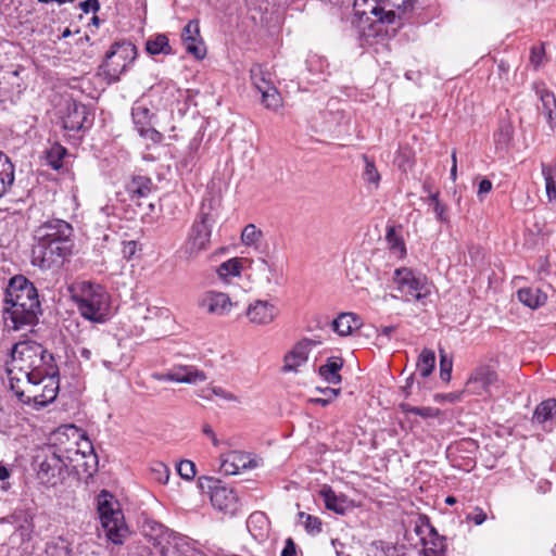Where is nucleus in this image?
<instances>
[{"label":"nucleus","instance_id":"f257e3e1","mask_svg":"<svg viewBox=\"0 0 556 556\" xmlns=\"http://www.w3.org/2000/svg\"><path fill=\"white\" fill-rule=\"evenodd\" d=\"M41 314L38 291L27 278L17 275L10 279L5 289L3 320L12 330L37 324Z\"/></svg>","mask_w":556,"mask_h":556},{"label":"nucleus","instance_id":"a18cd8bd","mask_svg":"<svg viewBox=\"0 0 556 556\" xmlns=\"http://www.w3.org/2000/svg\"><path fill=\"white\" fill-rule=\"evenodd\" d=\"M261 93L262 102L267 109L277 110L281 105V97L274 85Z\"/></svg>","mask_w":556,"mask_h":556},{"label":"nucleus","instance_id":"a211bd4d","mask_svg":"<svg viewBox=\"0 0 556 556\" xmlns=\"http://www.w3.org/2000/svg\"><path fill=\"white\" fill-rule=\"evenodd\" d=\"M279 315V308L270 301L256 300L247 308V317L252 324L265 326L273 323Z\"/></svg>","mask_w":556,"mask_h":556},{"label":"nucleus","instance_id":"2f4dec72","mask_svg":"<svg viewBox=\"0 0 556 556\" xmlns=\"http://www.w3.org/2000/svg\"><path fill=\"white\" fill-rule=\"evenodd\" d=\"M243 258L232 257L224 263H222L216 268V274L220 280L224 282H228V280L232 277H238L241 274L243 268Z\"/></svg>","mask_w":556,"mask_h":556},{"label":"nucleus","instance_id":"e2e57ef3","mask_svg":"<svg viewBox=\"0 0 556 556\" xmlns=\"http://www.w3.org/2000/svg\"><path fill=\"white\" fill-rule=\"evenodd\" d=\"M281 556H296V545L291 538L285 541V547L281 552Z\"/></svg>","mask_w":556,"mask_h":556},{"label":"nucleus","instance_id":"13d9d810","mask_svg":"<svg viewBox=\"0 0 556 556\" xmlns=\"http://www.w3.org/2000/svg\"><path fill=\"white\" fill-rule=\"evenodd\" d=\"M544 55H545V50H544L543 46L533 47L531 49V53H530L531 65H533L534 68H538L539 66H541L543 63Z\"/></svg>","mask_w":556,"mask_h":556},{"label":"nucleus","instance_id":"8fccbe9b","mask_svg":"<svg viewBox=\"0 0 556 556\" xmlns=\"http://www.w3.org/2000/svg\"><path fill=\"white\" fill-rule=\"evenodd\" d=\"M152 479L155 481L166 484L169 480V469L163 463H155L151 466Z\"/></svg>","mask_w":556,"mask_h":556},{"label":"nucleus","instance_id":"b1692460","mask_svg":"<svg viewBox=\"0 0 556 556\" xmlns=\"http://www.w3.org/2000/svg\"><path fill=\"white\" fill-rule=\"evenodd\" d=\"M199 24L197 21H190L182 30V40L186 45V50L193 54L197 59H202L205 54L201 43H197L199 37Z\"/></svg>","mask_w":556,"mask_h":556},{"label":"nucleus","instance_id":"a878e982","mask_svg":"<svg viewBox=\"0 0 556 556\" xmlns=\"http://www.w3.org/2000/svg\"><path fill=\"white\" fill-rule=\"evenodd\" d=\"M256 466V460L240 452L230 453L223 463L224 470L229 475H237L240 469L255 468Z\"/></svg>","mask_w":556,"mask_h":556},{"label":"nucleus","instance_id":"c756f323","mask_svg":"<svg viewBox=\"0 0 556 556\" xmlns=\"http://www.w3.org/2000/svg\"><path fill=\"white\" fill-rule=\"evenodd\" d=\"M153 189L152 180L147 176H135L127 185L131 199L148 197Z\"/></svg>","mask_w":556,"mask_h":556},{"label":"nucleus","instance_id":"39448f33","mask_svg":"<svg viewBox=\"0 0 556 556\" xmlns=\"http://www.w3.org/2000/svg\"><path fill=\"white\" fill-rule=\"evenodd\" d=\"M59 382V374H45L37 378L29 377L24 381L10 382V389L22 403L40 408L56 399L60 389Z\"/></svg>","mask_w":556,"mask_h":556},{"label":"nucleus","instance_id":"603ef678","mask_svg":"<svg viewBox=\"0 0 556 556\" xmlns=\"http://www.w3.org/2000/svg\"><path fill=\"white\" fill-rule=\"evenodd\" d=\"M363 159L365 162L364 179L369 184L378 185L380 175L375 166V163L366 155H364Z\"/></svg>","mask_w":556,"mask_h":556},{"label":"nucleus","instance_id":"c85d7f7f","mask_svg":"<svg viewBox=\"0 0 556 556\" xmlns=\"http://www.w3.org/2000/svg\"><path fill=\"white\" fill-rule=\"evenodd\" d=\"M422 553L424 556H446V538L431 527L430 539L425 541Z\"/></svg>","mask_w":556,"mask_h":556},{"label":"nucleus","instance_id":"5fc2aeb1","mask_svg":"<svg viewBox=\"0 0 556 556\" xmlns=\"http://www.w3.org/2000/svg\"><path fill=\"white\" fill-rule=\"evenodd\" d=\"M306 65L307 70L315 74H323L328 67L327 61L319 55L309 56L306 61Z\"/></svg>","mask_w":556,"mask_h":556},{"label":"nucleus","instance_id":"aec40b11","mask_svg":"<svg viewBox=\"0 0 556 556\" xmlns=\"http://www.w3.org/2000/svg\"><path fill=\"white\" fill-rule=\"evenodd\" d=\"M247 528L251 535L260 543L265 542L269 538L270 521L263 511L252 513L247 520Z\"/></svg>","mask_w":556,"mask_h":556},{"label":"nucleus","instance_id":"338daca9","mask_svg":"<svg viewBox=\"0 0 556 556\" xmlns=\"http://www.w3.org/2000/svg\"><path fill=\"white\" fill-rule=\"evenodd\" d=\"M203 433L206 434L207 437L211 438L212 440V443L217 446L218 445V440L215 435V432L213 431L212 427L210 425H204L203 426Z\"/></svg>","mask_w":556,"mask_h":556},{"label":"nucleus","instance_id":"72a5a7b5","mask_svg":"<svg viewBox=\"0 0 556 556\" xmlns=\"http://www.w3.org/2000/svg\"><path fill=\"white\" fill-rule=\"evenodd\" d=\"M146 50L149 54H172V48L169 46V40L166 35L157 34L155 36L150 37L146 42Z\"/></svg>","mask_w":556,"mask_h":556},{"label":"nucleus","instance_id":"774afa93","mask_svg":"<svg viewBox=\"0 0 556 556\" xmlns=\"http://www.w3.org/2000/svg\"><path fill=\"white\" fill-rule=\"evenodd\" d=\"M170 375H172V369L167 370L166 372H153L151 375V377L157 381H169V378L167 376H170Z\"/></svg>","mask_w":556,"mask_h":556},{"label":"nucleus","instance_id":"1a4fd4ad","mask_svg":"<svg viewBox=\"0 0 556 556\" xmlns=\"http://www.w3.org/2000/svg\"><path fill=\"white\" fill-rule=\"evenodd\" d=\"M212 235V220L207 213H201L189 231L188 238L181 247V254L188 258H195L201 252L207 250Z\"/></svg>","mask_w":556,"mask_h":556},{"label":"nucleus","instance_id":"dca6fc26","mask_svg":"<svg viewBox=\"0 0 556 556\" xmlns=\"http://www.w3.org/2000/svg\"><path fill=\"white\" fill-rule=\"evenodd\" d=\"M164 540L165 543L162 541L157 542L162 556H202V552L195 548L187 536L169 534Z\"/></svg>","mask_w":556,"mask_h":556},{"label":"nucleus","instance_id":"5701e85b","mask_svg":"<svg viewBox=\"0 0 556 556\" xmlns=\"http://www.w3.org/2000/svg\"><path fill=\"white\" fill-rule=\"evenodd\" d=\"M344 365V361L340 356H330L326 363L318 368L319 376L329 384H340L342 376L340 370Z\"/></svg>","mask_w":556,"mask_h":556},{"label":"nucleus","instance_id":"e433bc0d","mask_svg":"<svg viewBox=\"0 0 556 556\" xmlns=\"http://www.w3.org/2000/svg\"><path fill=\"white\" fill-rule=\"evenodd\" d=\"M359 0H356L355 5L358 4ZM372 2L368 3V0H364L365 3L368 4V10H365L363 13L372 14L376 20L383 24H393L396 17V14L393 10H386L384 7H380L376 3V0H371Z\"/></svg>","mask_w":556,"mask_h":556},{"label":"nucleus","instance_id":"6ab92c4d","mask_svg":"<svg viewBox=\"0 0 556 556\" xmlns=\"http://www.w3.org/2000/svg\"><path fill=\"white\" fill-rule=\"evenodd\" d=\"M319 495L323 497L326 508L338 515H345L352 508L351 501L343 494H337L329 485H323Z\"/></svg>","mask_w":556,"mask_h":556},{"label":"nucleus","instance_id":"393cba45","mask_svg":"<svg viewBox=\"0 0 556 556\" xmlns=\"http://www.w3.org/2000/svg\"><path fill=\"white\" fill-rule=\"evenodd\" d=\"M362 326L361 318L354 313H341L332 320L331 327L341 337L351 334Z\"/></svg>","mask_w":556,"mask_h":556},{"label":"nucleus","instance_id":"423d86ee","mask_svg":"<svg viewBox=\"0 0 556 556\" xmlns=\"http://www.w3.org/2000/svg\"><path fill=\"white\" fill-rule=\"evenodd\" d=\"M64 462L54 448L46 445L38 447L33 466L39 483L46 488H55L63 484L70 473Z\"/></svg>","mask_w":556,"mask_h":556},{"label":"nucleus","instance_id":"864d4df0","mask_svg":"<svg viewBox=\"0 0 556 556\" xmlns=\"http://www.w3.org/2000/svg\"><path fill=\"white\" fill-rule=\"evenodd\" d=\"M178 475L185 480H192L195 476V465L193 462L184 459L177 465Z\"/></svg>","mask_w":556,"mask_h":556},{"label":"nucleus","instance_id":"a19ab883","mask_svg":"<svg viewBox=\"0 0 556 556\" xmlns=\"http://www.w3.org/2000/svg\"><path fill=\"white\" fill-rule=\"evenodd\" d=\"M263 239V231L254 224L247 225L241 232V241L244 245L257 248Z\"/></svg>","mask_w":556,"mask_h":556},{"label":"nucleus","instance_id":"20e7f679","mask_svg":"<svg viewBox=\"0 0 556 556\" xmlns=\"http://www.w3.org/2000/svg\"><path fill=\"white\" fill-rule=\"evenodd\" d=\"M72 299L85 319L100 324L108 320L111 300L101 285L83 281L73 288Z\"/></svg>","mask_w":556,"mask_h":556},{"label":"nucleus","instance_id":"9d476101","mask_svg":"<svg viewBox=\"0 0 556 556\" xmlns=\"http://www.w3.org/2000/svg\"><path fill=\"white\" fill-rule=\"evenodd\" d=\"M393 281L399 292L407 296V301L414 299L420 301L430 293L427 277L408 267H400L394 270Z\"/></svg>","mask_w":556,"mask_h":556},{"label":"nucleus","instance_id":"37998d69","mask_svg":"<svg viewBox=\"0 0 556 556\" xmlns=\"http://www.w3.org/2000/svg\"><path fill=\"white\" fill-rule=\"evenodd\" d=\"M386 240L391 251H393L395 254H399L400 256L405 255V243L402 237L396 233L394 227H388Z\"/></svg>","mask_w":556,"mask_h":556},{"label":"nucleus","instance_id":"4d7b16f0","mask_svg":"<svg viewBox=\"0 0 556 556\" xmlns=\"http://www.w3.org/2000/svg\"><path fill=\"white\" fill-rule=\"evenodd\" d=\"M433 212L439 222L443 224L450 223L448 207L445 203L440 202L433 205Z\"/></svg>","mask_w":556,"mask_h":556},{"label":"nucleus","instance_id":"473e14b6","mask_svg":"<svg viewBox=\"0 0 556 556\" xmlns=\"http://www.w3.org/2000/svg\"><path fill=\"white\" fill-rule=\"evenodd\" d=\"M541 172L545 181V192L549 202H556V161L553 164H541Z\"/></svg>","mask_w":556,"mask_h":556},{"label":"nucleus","instance_id":"09e8293b","mask_svg":"<svg viewBox=\"0 0 556 556\" xmlns=\"http://www.w3.org/2000/svg\"><path fill=\"white\" fill-rule=\"evenodd\" d=\"M399 408L405 414H414L420 416L424 419L434 416V410L432 407H418L412 406L408 403H401Z\"/></svg>","mask_w":556,"mask_h":556},{"label":"nucleus","instance_id":"f03ea898","mask_svg":"<svg viewBox=\"0 0 556 556\" xmlns=\"http://www.w3.org/2000/svg\"><path fill=\"white\" fill-rule=\"evenodd\" d=\"M72 226L63 219H50L35 231L33 264L41 269L60 266L72 253Z\"/></svg>","mask_w":556,"mask_h":556},{"label":"nucleus","instance_id":"0eeeda50","mask_svg":"<svg viewBox=\"0 0 556 556\" xmlns=\"http://www.w3.org/2000/svg\"><path fill=\"white\" fill-rule=\"evenodd\" d=\"M98 513L108 540L114 544H123L130 532L118 502L105 491L98 496Z\"/></svg>","mask_w":556,"mask_h":556},{"label":"nucleus","instance_id":"bb28decb","mask_svg":"<svg viewBox=\"0 0 556 556\" xmlns=\"http://www.w3.org/2000/svg\"><path fill=\"white\" fill-rule=\"evenodd\" d=\"M15 167L10 157L0 151V199L12 188Z\"/></svg>","mask_w":556,"mask_h":556},{"label":"nucleus","instance_id":"9b49d317","mask_svg":"<svg viewBox=\"0 0 556 556\" xmlns=\"http://www.w3.org/2000/svg\"><path fill=\"white\" fill-rule=\"evenodd\" d=\"M500 388L497 372L490 365H479L469 375L464 393L489 397Z\"/></svg>","mask_w":556,"mask_h":556},{"label":"nucleus","instance_id":"69168bd1","mask_svg":"<svg viewBox=\"0 0 556 556\" xmlns=\"http://www.w3.org/2000/svg\"><path fill=\"white\" fill-rule=\"evenodd\" d=\"M492 190V182L484 178L479 182L478 197H482Z\"/></svg>","mask_w":556,"mask_h":556},{"label":"nucleus","instance_id":"ea45409f","mask_svg":"<svg viewBox=\"0 0 556 556\" xmlns=\"http://www.w3.org/2000/svg\"><path fill=\"white\" fill-rule=\"evenodd\" d=\"M435 355L432 350L424 349L417 359V369L421 377L427 378L433 371Z\"/></svg>","mask_w":556,"mask_h":556},{"label":"nucleus","instance_id":"7ed1b4c3","mask_svg":"<svg viewBox=\"0 0 556 556\" xmlns=\"http://www.w3.org/2000/svg\"><path fill=\"white\" fill-rule=\"evenodd\" d=\"M7 371L10 382H20L39 375L59 374V367L54 356L40 343L25 340L13 345Z\"/></svg>","mask_w":556,"mask_h":556},{"label":"nucleus","instance_id":"7c9ffc66","mask_svg":"<svg viewBox=\"0 0 556 556\" xmlns=\"http://www.w3.org/2000/svg\"><path fill=\"white\" fill-rule=\"evenodd\" d=\"M12 517L16 523V531L22 538V541L30 540L35 527L31 514L26 510H17L12 515Z\"/></svg>","mask_w":556,"mask_h":556},{"label":"nucleus","instance_id":"680f3d73","mask_svg":"<svg viewBox=\"0 0 556 556\" xmlns=\"http://www.w3.org/2000/svg\"><path fill=\"white\" fill-rule=\"evenodd\" d=\"M79 8L86 14L90 12L96 13L100 10V2L99 0H85L79 3Z\"/></svg>","mask_w":556,"mask_h":556},{"label":"nucleus","instance_id":"052dcab7","mask_svg":"<svg viewBox=\"0 0 556 556\" xmlns=\"http://www.w3.org/2000/svg\"><path fill=\"white\" fill-rule=\"evenodd\" d=\"M510 134H511V130H510L509 126L502 127L500 129V131L497 134H495V141H496V143L497 144H502V146H506L507 142L510 139Z\"/></svg>","mask_w":556,"mask_h":556},{"label":"nucleus","instance_id":"4468645a","mask_svg":"<svg viewBox=\"0 0 556 556\" xmlns=\"http://www.w3.org/2000/svg\"><path fill=\"white\" fill-rule=\"evenodd\" d=\"M320 339L304 338L298 341L292 349L283 357V372H296L301 366H304L308 361V355L313 348L321 344Z\"/></svg>","mask_w":556,"mask_h":556},{"label":"nucleus","instance_id":"ddd939ff","mask_svg":"<svg viewBox=\"0 0 556 556\" xmlns=\"http://www.w3.org/2000/svg\"><path fill=\"white\" fill-rule=\"evenodd\" d=\"M77 444H83L86 448L91 450V442L88 440L83 429L75 425H62L51 433L49 443L45 445L60 453Z\"/></svg>","mask_w":556,"mask_h":556},{"label":"nucleus","instance_id":"4c0bfd02","mask_svg":"<svg viewBox=\"0 0 556 556\" xmlns=\"http://www.w3.org/2000/svg\"><path fill=\"white\" fill-rule=\"evenodd\" d=\"M46 556H71V543L63 536L50 540L45 549Z\"/></svg>","mask_w":556,"mask_h":556},{"label":"nucleus","instance_id":"f8f14e48","mask_svg":"<svg viewBox=\"0 0 556 556\" xmlns=\"http://www.w3.org/2000/svg\"><path fill=\"white\" fill-rule=\"evenodd\" d=\"M63 458L66 468L75 471L76 473H87L91 476L96 471L97 455L91 450L86 448L83 444H77L58 453Z\"/></svg>","mask_w":556,"mask_h":556},{"label":"nucleus","instance_id":"bf43d9fd","mask_svg":"<svg viewBox=\"0 0 556 556\" xmlns=\"http://www.w3.org/2000/svg\"><path fill=\"white\" fill-rule=\"evenodd\" d=\"M467 521H472L476 526L482 525L486 520V514L481 507H475L472 514L466 516Z\"/></svg>","mask_w":556,"mask_h":556},{"label":"nucleus","instance_id":"de8ad7c7","mask_svg":"<svg viewBox=\"0 0 556 556\" xmlns=\"http://www.w3.org/2000/svg\"><path fill=\"white\" fill-rule=\"evenodd\" d=\"M369 556H403L396 546L380 543H374L369 549Z\"/></svg>","mask_w":556,"mask_h":556},{"label":"nucleus","instance_id":"6e6552de","mask_svg":"<svg viewBox=\"0 0 556 556\" xmlns=\"http://www.w3.org/2000/svg\"><path fill=\"white\" fill-rule=\"evenodd\" d=\"M137 58V48L129 41H119L111 46L99 70L109 84L119 80L121 75Z\"/></svg>","mask_w":556,"mask_h":556},{"label":"nucleus","instance_id":"0e129e2a","mask_svg":"<svg viewBox=\"0 0 556 556\" xmlns=\"http://www.w3.org/2000/svg\"><path fill=\"white\" fill-rule=\"evenodd\" d=\"M316 390L318 392H320L324 395V397L330 399V401L336 399L341 392L340 389H333V388H329V387L324 388V389L317 388Z\"/></svg>","mask_w":556,"mask_h":556},{"label":"nucleus","instance_id":"6e6d98bb","mask_svg":"<svg viewBox=\"0 0 556 556\" xmlns=\"http://www.w3.org/2000/svg\"><path fill=\"white\" fill-rule=\"evenodd\" d=\"M453 362L447 355L441 350L440 351V377L443 381L448 382L451 380Z\"/></svg>","mask_w":556,"mask_h":556},{"label":"nucleus","instance_id":"c9c22d12","mask_svg":"<svg viewBox=\"0 0 556 556\" xmlns=\"http://www.w3.org/2000/svg\"><path fill=\"white\" fill-rule=\"evenodd\" d=\"M556 417V400L548 399L540 403L534 409L532 420L538 424H544Z\"/></svg>","mask_w":556,"mask_h":556},{"label":"nucleus","instance_id":"f704fd0d","mask_svg":"<svg viewBox=\"0 0 556 556\" xmlns=\"http://www.w3.org/2000/svg\"><path fill=\"white\" fill-rule=\"evenodd\" d=\"M131 116L134 123L138 126L139 134L146 136L152 117L150 110L142 104L136 103L131 109Z\"/></svg>","mask_w":556,"mask_h":556},{"label":"nucleus","instance_id":"49530a36","mask_svg":"<svg viewBox=\"0 0 556 556\" xmlns=\"http://www.w3.org/2000/svg\"><path fill=\"white\" fill-rule=\"evenodd\" d=\"M212 394L215 396H218L225 401H228V402H237L238 401V397L235 394L225 390L222 387H211L205 390H202L201 393L199 394V396H201L205 400H211Z\"/></svg>","mask_w":556,"mask_h":556},{"label":"nucleus","instance_id":"3c124183","mask_svg":"<svg viewBox=\"0 0 556 556\" xmlns=\"http://www.w3.org/2000/svg\"><path fill=\"white\" fill-rule=\"evenodd\" d=\"M540 98L543 104L544 113L547 116L548 123L553 127L554 117L552 106L556 103L555 97L549 91L544 90L541 92Z\"/></svg>","mask_w":556,"mask_h":556},{"label":"nucleus","instance_id":"cd10ccee","mask_svg":"<svg viewBox=\"0 0 556 556\" xmlns=\"http://www.w3.org/2000/svg\"><path fill=\"white\" fill-rule=\"evenodd\" d=\"M518 300L526 306L536 309L545 305L547 295L541 289L534 287L521 288L517 292Z\"/></svg>","mask_w":556,"mask_h":556},{"label":"nucleus","instance_id":"2eb2a0df","mask_svg":"<svg viewBox=\"0 0 556 556\" xmlns=\"http://www.w3.org/2000/svg\"><path fill=\"white\" fill-rule=\"evenodd\" d=\"M211 503L214 508L231 517L237 515L241 506L236 490L219 481L211 488Z\"/></svg>","mask_w":556,"mask_h":556},{"label":"nucleus","instance_id":"58836bf2","mask_svg":"<svg viewBox=\"0 0 556 556\" xmlns=\"http://www.w3.org/2000/svg\"><path fill=\"white\" fill-rule=\"evenodd\" d=\"M250 74L253 85L260 92L273 86L270 74L265 71L262 65H253L250 70Z\"/></svg>","mask_w":556,"mask_h":556},{"label":"nucleus","instance_id":"c03bdc74","mask_svg":"<svg viewBox=\"0 0 556 556\" xmlns=\"http://www.w3.org/2000/svg\"><path fill=\"white\" fill-rule=\"evenodd\" d=\"M67 153L66 149L61 144H53L50 150L47 152V161L48 164L54 168L59 169L62 167V160Z\"/></svg>","mask_w":556,"mask_h":556},{"label":"nucleus","instance_id":"f3484780","mask_svg":"<svg viewBox=\"0 0 556 556\" xmlns=\"http://www.w3.org/2000/svg\"><path fill=\"white\" fill-rule=\"evenodd\" d=\"M198 306L210 315L225 316L230 313L232 302L228 294L208 290L199 296Z\"/></svg>","mask_w":556,"mask_h":556},{"label":"nucleus","instance_id":"412c9836","mask_svg":"<svg viewBox=\"0 0 556 556\" xmlns=\"http://www.w3.org/2000/svg\"><path fill=\"white\" fill-rule=\"evenodd\" d=\"M87 119L86 105L72 102L67 105V114L63 117V127L66 130L78 131L84 128Z\"/></svg>","mask_w":556,"mask_h":556},{"label":"nucleus","instance_id":"79ce46f5","mask_svg":"<svg viewBox=\"0 0 556 556\" xmlns=\"http://www.w3.org/2000/svg\"><path fill=\"white\" fill-rule=\"evenodd\" d=\"M299 520L301 525H303L304 529L309 534H318L323 530V523L321 520L313 515L306 514L304 511H300L298 514Z\"/></svg>","mask_w":556,"mask_h":556},{"label":"nucleus","instance_id":"4be33fe9","mask_svg":"<svg viewBox=\"0 0 556 556\" xmlns=\"http://www.w3.org/2000/svg\"><path fill=\"white\" fill-rule=\"evenodd\" d=\"M169 381L187 384H195L206 380V375L194 366L181 365L172 368Z\"/></svg>","mask_w":556,"mask_h":556}]
</instances>
